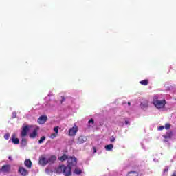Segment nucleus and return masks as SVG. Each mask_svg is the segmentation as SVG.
I'll list each match as a JSON object with an SVG mask.
<instances>
[{"label":"nucleus","instance_id":"9","mask_svg":"<svg viewBox=\"0 0 176 176\" xmlns=\"http://www.w3.org/2000/svg\"><path fill=\"white\" fill-rule=\"evenodd\" d=\"M19 172L21 174V175H23V176H25L28 175V170H27V169L23 167H20L19 168Z\"/></svg>","mask_w":176,"mask_h":176},{"label":"nucleus","instance_id":"33","mask_svg":"<svg viewBox=\"0 0 176 176\" xmlns=\"http://www.w3.org/2000/svg\"><path fill=\"white\" fill-rule=\"evenodd\" d=\"M125 124H130V122L125 120Z\"/></svg>","mask_w":176,"mask_h":176},{"label":"nucleus","instance_id":"37","mask_svg":"<svg viewBox=\"0 0 176 176\" xmlns=\"http://www.w3.org/2000/svg\"><path fill=\"white\" fill-rule=\"evenodd\" d=\"M172 176H176V172H174Z\"/></svg>","mask_w":176,"mask_h":176},{"label":"nucleus","instance_id":"36","mask_svg":"<svg viewBox=\"0 0 176 176\" xmlns=\"http://www.w3.org/2000/svg\"><path fill=\"white\" fill-rule=\"evenodd\" d=\"M8 159H9V160L12 161V156H9V157H8Z\"/></svg>","mask_w":176,"mask_h":176},{"label":"nucleus","instance_id":"29","mask_svg":"<svg viewBox=\"0 0 176 176\" xmlns=\"http://www.w3.org/2000/svg\"><path fill=\"white\" fill-rule=\"evenodd\" d=\"M17 117V113L16 112L12 113V118L14 119V118Z\"/></svg>","mask_w":176,"mask_h":176},{"label":"nucleus","instance_id":"5","mask_svg":"<svg viewBox=\"0 0 176 176\" xmlns=\"http://www.w3.org/2000/svg\"><path fill=\"white\" fill-rule=\"evenodd\" d=\"M76 133H78V126H76V125H74L69 130V135H70L71 137L76 135Z\"/></svg>","mask_w":176,"mask_h":176},{"label":"nucleus","instance_id":"3","mask_svg":"<svg viewBox=\"0 0 176 176\" xmlns=\"http://www.w3.org/2000/svg\"><path fill=\"white\" fill-rule=\"evenodd\" d=\"M38 163L41 166H46V164H47V163H49V157H47L45 155H41L39 157Z\"/></svg>","mask_w":176,"mask_h":176},{"label":"nucleus","instance_id":"18","mask_svg":"<svg viewBox=\"0 0 176 176\" xmlns=\"http://www.w3.org/2000/svg\"><path fill=\"white\" fill-rule=\"evenodd\" d=\"M148 83H149L148 80H143L142 81H140V84L142 85L143 86H148Z\"/></svg>","mask_w":176,"mask_h":176},{"label":"nucleus","instance_id":"32","mask_svg":"<svg viewBox=\"0 0 176 176\" xmlns=\"http://www.w3.org/2000/svg\"><path fill=\"white\" fill-rule=\"evenodd\" d=\"M50 96H53V94L52 93V91L49 92L48 96L50 97Z\"/></svg>","mask_w":176,"mask_h":176},{"label":"nucleus","instance_id":"17","mask_svg":"<svg viewBox=\"0 0 176 176\" xmlns=\"http://www.w3.org/2000/svg\"><path fill=\"white\" fill-rule=\"evenodd\" d=\"M74 174H76L77 175H80V174H82V169L79 168H76L74 170Z\"/></svg>","mask_w":176,"mask_h":176},{"label":"nucleus","instance_id":"34","mask_svg":"<svg viewBox=\"0 0 176 176\" xmlns=\"http://www.w3.org/2000/svg\"><path fill=\"white\" fill-rule=\"evenodd\" d=\"M96 152H97V149L95 147H94V153H96Z\"/></svg>","mask_w":176,"mask_h":176},{"label":"nucleus","instance_id":"30","mask_svg":"<svg viewBox=\"0 0 176 176\" xmlns=\"http://www.w3.org/2000/svg\"><path fill=\"white\" fill-rule=\"evenodd\" d=\"M111 142H115V137L112 136L110 139Z\"/></svg>","mask_w":176,"mask_h":176},{"label":"nucleus","instance_id":"42","mask_svg":"<svg viewBox=\"0 0 176 176\" xmlns=\"http://www.w3.org/2000/svg\"><path fill=\"white\" fill-rule=\"evenodd\" d=\"M154 162H156V160H154Z\"/></svg>","mask_w":176,"mask_h":176},{"label":"nucleus","instance_id":"11","mask_svg":"<svg viewBox=\"0 0 176 176\" xmlns=\"http://www.w3.org/2000/svg\"><path fill=\"white\" fill-rule=\"evenodd\" d=\"M2 173H9L10 171V165H4L1 167Z\"/></svg>","mask_w":176,"mask_h":176},{"label":"nucleus","instance_id":"31","mask_svg":"<svg viewBox=\"0 0 176 176\" xmlns=\"http://www.w3.org/2000/svg\"><path fill=\"white\" fill-rule=\"evenodd\" d=\"M164 138H165L166 140L168 139V138H171V136L169 135H164Z\"/></svg>","mask_w":176,"mask_h":176},{"label":"nucleus","instance_id":"4","mask_svg":"<svg viewBox=\"0 0 176 176\" xmlns=\"http://www.w3.org/2000/svg\"><path fill=\"white\" fill-rule=\"evenodd\" d=\"M148 107L149 102L147 100H144L140 104L141 109H143V111H146V109H148Z\"/></svg>","mask_w":176,"mask_h":176},{"label":"nucleus","instance_id":"10","mask_svg":"<svg viewBox=\"0 0 176 176\" xmlns=\"http://www.w3.org/2000/svg\"><path fill=\"white\" fill-rule=\"evenodd\" d=\"M47 119V117H46V116H42L38 118V123H39V124H43L45 123Z\"/></svg>","mask_w":176,"mask_h":176},{"label":"nucleus","instance_id":"19","mask_svg":"<svg viewBox=\"0 0 176 176\" xmlns=\"http://www.w3.org/2000/svg\"><path fill=\"white\" fill-rule=\"evenodd\" d=\"M56 159H57V157H56V156L52 155L49 158V162L53 164V163H54V162H56Z\"/></svg>","mask_w":176,"mask_h":176},{"label":"nucleus","instance_id":"20","mask_svg":"<svg viewBox=\"0 0 176 176\" xmlns=\"http://www.w3.org/2000/svg\"><path fill=\"white\" fill-rule=\"evenodd\" d=\"M127 176H138V173L135 171H131L128 173Z\"/></svg>","mask_w":176,"mask_h":176},{"label":"nucleus","instance_id":"12","mask_svg":"<svg viewBox=\"0 0 176 176\" xmlns=\"http://www.w3.org/2000/svg\"><path fill=\"white\" fill-rule=\"evenodd\" d=\"M24 164L25 167H27V168H31V167L32 166V162L30 160H25Z\"/></svg>","mask_w":176,"mask_h":176},{"label":"nucleus","instance_id":"6","mask_svg":"<svg viewBox=\"0 0 176 176\" xmlns=\"http://www.w3.org/2000/svg\"><path fill=\"white\" fill-rule=\"evenodd\" d=\"M10 141H12V144L14 145H19L20 144V140L19 138H16V134H12L10 138Z\"/></svg>","mask_w":176,"mask_h":176},{"label":"nucleus","instance_id":"26","mask_svg":"<svg viewBox=\"0 0 176 176\" xmlns=\"http://www.w3.org/2000/svg\"><path fill=\"white\" fill-rule=\"evenodd\" d=\"M54 131L55 132V134H58V126L54 128Z\"/></svg>","mask_w":176,"mask_h":176},{"label":"nucleus","instance_id":"40","mask_svg":"<svg viewBox=\"0 0 176 176\" xmlns=\"http://www.w3.org/2000/svg\"><path fill=\"white\" fill-rule=\"evenodd\" d=\"M128 105H130V102L128 103Z\"/></svg>","mask_w":176,"mask_h":176},{"label":"nucleus","instance_id":"8","mask_svg":"<svg viewBox=\"0 0 176 176\" xmlns=\"http://www.w3.org/2000/svg\"><path fill=\"white\" fill-rule=\"evenodd\" d=\"M30 130V126H25L23 128V130L21 133V137H25L27 135V133H28V131Z\"/></svg>","mask_w":176,"mask_h":176},{"label":"nucleus","instance_id":"22","mask_svg":"<svg viewBox=\"0 0 176 176\" xmlns=\"http://www.w3.org/2000/svg\"><path fill=\"white\" fill-rule=\"evenodd\" d=\"M88 124H89V127H93V124H94V120L91 119L89 122H88Z\"/></svg>","mask_w":176,"mask_h":176},{"label":"nucleus","instance_id":"13","mask_svg":"<svg viewBox=\"0 0 176 176\" xmlns=\"http://www.w3.org/2000/svg\"><path fill=\"white\" fill-rule=\"evenodd\" d=\"M104 149L108 152H112L113 151V144H107L104 146Z\"/></svg>","mask_w":176,"mask_h":176},{"label":"nucleus","instance_id":"24","mask_svg":"<svg viewBox=\"0 0 176 176\" xmlns=\"http://www.w3.org/2000/svg\"><path fill=\"white\" fill-rule=\"evenodd\" d=\"M58 134L57 133H52L50 135V138H52V140H54V138H56V137H57Z\"/></svg>","mask_w":176,"mask_h":176},{"label":"nucleus","instance_id":"25","mask_svg":"<svg viewBox=\"0 0 176 176\" xmlns=\"http://www.w3.org/2000/svg\"><path fill=\"white\" fill-rule=\"evenodd\" d=\"M4 138H5V140H9V138H10V133H6L4 135Z\"/></svg>","mask_w":176,"mask_h":176},{"label":"nucleus","instance_id":"38","mask_svg":"<svg viewBox=\"0 0 176 176\" xmlns=\"http://www.w3.org/2000/svg\"><path fill=\"white\" fill-rule=\"evenodd\" d=\"M123 124H123V122H122V124H120V126H123Z\"/></svg>","mask_w":176,"mask_h":176},{"label":"nucleus","instance_id":"2","mask_svg":"<svg viewBox=\"0 0 176 176\" xmlns=\"http://www.w3.org/2000/svg\"><path fill=\"white\" fill-rule=\"evenodd\" d=\"M153 104L158 111H166V99L162 98V95H155L153 98Z\"/></svg>","mask_w":176,"mask_h":176},{"label":"nucleus","instance_id":"16","mask_svg":"<svg viewBox=\"0 0 176 176\" xmlns=\"http://www.w3.org/2000/svg\"><path fill=\"white\" fill-rule=\"evenodd\" d=\"M58 159L60 162H64L65 160H67V159L68 160V159H69V157H68V155L65 154L63 156L60 157Z\"/></svg>","mask_w":176,"mask_h":176},{"label":"nucleus","instance_id":"41","mask_svg":"<svg viewBox=\"0 0 176 176\" xmlns=\"http://www.w3.org/2000/svg\"><path fill=\"white\" fill-rule=\"evenodd\" d=\"M154 162H156V160H154Z\"/></svg>","mask_w":176,"mask_h":176},{"label":"nucleus","instance_id":"14","mask_svg":"<svg viewBox=\"0 0 176 176\" xmlns=\"http://www.w3.org/2000/svg\"><path fill=\"white\" fill-rule=\"evenodd\" d=\"M38 135V129H34L33 132L30 134V138H35Z\"/></svg>","mask_w":176,"mask_h":176},{"label":"nucleus","instance_id":"28","mask_svg":"<svg viewBox=\"0 0 176 176\" xmlns=\"http://www.w3.org/2000/svg\"><path fill=\"white\" fill-rule=\"evenodd\" d=\"M158 130H159L160 131H162V130H164V126H159V127H158Z\"/></svg>","mask_w":176,"mask_h":176},{"label":"nucleus","instance_id":"23","mask_svg":"<svg viewBox=\"0 0 176 176\" xmlns=\"http://www.w3.org/2000/svg\"><path fill=\"white\" fill-rule=\"evenodd\" d=\"M45 140H46V138L45 136H42L41 138L39 140L38 143L43 144V141H45Z\"/></svg>","mask_w":176,"mask_h":176},{"label":"nucleus","instance_id":"21","mask_svg":"<svg viewBox=\"0 0 176 176\" xmlns=\"http://www.w3.org/2000/svg\"><path fill=\"white\" fill-rule=\"evenodd\" d=\"M167 173H168V166H166L163 170L162 175H167Z\"/></svg>","mask_w":176,"mask_h":176},{"label":"nucleus","instance_id":"27","mask_svg":"<svg viewBox=\"0 0 176 176\" xmlns=\"http://www.w3.org/2000/svg\"><path fill=\"white\" fill-rule=\"evenodd\" d=\"M164 128L166 130H168V129H170V124H166Z\"/></svg>","mask_w":176,"mask_h":176},{"label":"nucleus","instance_id":"7","mask_svg":"<svg viewBox=\"0 0 176 176\" xmlns=\"http://www.w3.org/2000/svg\"><path fill=\"white\" fill-rule=\"evenodd\" d=\"M87 141V138L86 136H80L78 139H77V144L78 145H80V144H85V142H86Z\"/></svg>","mask_w":176,"mask_h":176},{"label":"nucleus","instance_id":"35","mask_svg":"<svg viewBox=\"0 0 176 176\" xmlns=\"http://www.w3.org/2000/svg\"><path fill=\"white\" fill-rule=\"evenodd\" d=\"M45 173H46L47 174H49V169H48V168H46V169H45Z\"/></svg>","mask_w":176,"mask_h":176},{"label":"nucleus","instance_id":"15","mask_svg":"<svg viewBox=\"0 0 176 176\" xmlns=\"http://www.w3.org/2000/svg\"><path fill=\"white\" fill-rule=\"evenodd\" d=\"M27 146V139L22 138L21 142V148H24V146Z\"/></svg>","mask_w":176,"mask_h":176},{"label":"nucleus","instance_id":"1","mask_svg":"<svg viewBox=\"0 0 176 176\" xmlns=\"http://www.w3.org/2000/svg\"><path fill=\"white\" fill-rule=\"evenodd\" d=\"M67 163V166H65V165L59 166L58 168V171H61L65 176H71L72 175V167H75L78 162L75 157H69Z\"/></svg>","mask_w":176,"mask_h":176},{"label":"nucleus","instance_id":"39","mask_svg":"<svg viewBox=\"0 0 176 176\" xmlns=\"http://www.w3.org/2000/svg\"><path fill=\"white\" fill-rule=\"evenodd\" d=\"M2 171V169L0 168V173Z\"/></svg>","mask_w":176,"mask_h":176}]
</instances>
